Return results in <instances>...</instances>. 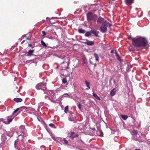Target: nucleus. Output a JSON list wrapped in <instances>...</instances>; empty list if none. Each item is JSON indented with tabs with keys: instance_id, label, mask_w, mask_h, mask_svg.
I'll return each instance as SVG.
<instances>
[{
	"instance_id": "55",
	"label": "nucleus",
	"mask_w": 150,
	"mask_h": 150,
	"mask_svg": "<svg viewBox=\"0 0 150 150\" xmlns=\"http://www.w3.org/2000/svg\"><path fill=\"white\" fill-rule=\"evenodd\" d=\"M16 89H17V88H18V87H16Z\"/></svg>"
},
{
	"instance_id": "33",
	"label": "nucleus",
	"mask_w": 150,
	"mask_h": 150,
	"mask_svg": "<svg viewBox=\"0 0 150 150\" xmlns=\"http://www.w3.org/2000/svg\"><path fill=\"white\" fill-rule=\"evenodd\" d=\"M41 45H42L44 47H47V45L42 40L41 41Z\"/></svg>"
},
{
	"instance_id": "2",
	"label": "nucleus",
	"mask_w": 150,
	"mask_h": 150,
	"mask_svg": "<svg viewBox=\"0 0 150 150\" xmlns=\"http://www.w3.org/2000/svg\"><path fill=\"white\" fill-rule=\"evenodd\" d=\"M68 135V136L66 138H58L56 141L62 145L65 144L66 145H68L69 142L72 143L74 138L78 136V135L74 132L69 133Z\"/></svg>"
},
{
	"instance_id": "11",
	"label": "nucleus",
	"mask_w": 150,
	"mask_h": 150,
	"mask_svg": "<svg viewBox=\"0 0 150 150\" xmlns=\"http://www.w3.org/2000/svg\"><path fill=\"white\" fill-rule=\"evenodd\" d=\"M102 25L103 26H105V27L107 28V27H111L112 25L107 21L105 20V21H103L102 23Z\"/></svg>"
},
{
	"instance_id": "18",
	"label": "nucleus",
	"mask_w": 150,
	"mask_h": 150,
	"mask_svg": "<svg viewBox=\"0 0 150 150\" xmlns=\"http://www.w3.org/2000/svg\"><path fill=\"white\" fill-rule=\"evenodd\" d=\"M105 21V19L103 18L100 17L97 19V22L98 23L100 24L102 23Z\"/></svg>"
},
{
	"instance_id": "44",
	"label": "nucleus",
	"mask_w": 150,
	"mask_h": 150,
	"mask_svg": "<svg viewBox=\"0 0 150 150\" xmlns=\"http://www.w3.org/2000/svg\"><path fill=\"white\" fill-rule=\"evenodd\" d=\"M114 50H112V51H111L110 52L111 53H114Z\"/></svg>"
},
{
	"instance_id": "35",
	"label": "nucleus",
	"mask_w": 150,
	"mask_h": 150,
	"mask_svg": "<svg viewBox=\"0 0 150 150\" xmlns=\"http://www.w3.org/2000/svg\"><path fill=\"white\" fill-rule=\"evenodd\" d=\"M69 97V94L67 93H65L63 94L62 96V97Z\"/></svg>"
},
{
	"instance_id": "36",
	"label": "nucleus",
	"mask_w": 150,
	"mask_h": 150,
	"mask_svg": "<svg viewBox=\"0 0 150 150\" xmlns=\"http://www.w3.org/2000/svg\"><path fill=\"white\" fill-rule=\"evenodd\" d=\"M78 107L81 110V104L79 103L78 105Z\"/></svg>"
},
{
	"instance_id": "27",
	"label": "nucleus",
	"mask_w": 150,
	"mask_h": 150,
	"mask_svg": "<svg viewBox=\"0 0 150 150\" xmlns=\"http://www.w3.org/2000/svg\"><path fill=\"white\" fill-rule=\"evenodd\" d=\"M78 31H79V33H80L83 34L85 33V30H84L82 28H81V29H79L78 30Z\"/></svg>"
},
{
	"instance_id": "29",
	"label": "nucleus",
	"mask_w": 150,
	"mask_h": 150,
	"mask_svg": "<svg viewBox=\"0 0 150 150\" xmlns=\"http://www.w3.org/2000/svg\"><path fill=\"white\" fill-rule=\"evenodd\" d=\"M44 102H41L40 103L38 104V108H40L41 106L44 105Z\"/></svg>"
},
{
	"instance_id": "48",
	"label": "nucleus",
	"mask_w": 150,
	"mask_h": 150,
	"mask_svg": "<svg viewBox=\"0 0 150 150\" xmlns=\"http://www.w3.org/2000/svg\"><path fill=\"white\" fill-rule=\"evenodd\" d=\"M31 46H32V45L31 44H28V47H31Z\"/></svg>"
},
{
	"instance_id": "10",
	"label": "nucleus",
	"mask_w": 150,
	"mask_h": 150,
	"mask_svg": "<svg viewBox=\"0 0 150 150\" xmlns=\"http://www.w3.org/2000/svg\"><path fill=\"white\" fill-rule=\"evenodd\" d=\"M68 118L69 120L70 121H74L76 119L75 115L72 112H70Z\"/></svg>"
},
{
	"instance_id": "40",
	"label": "nucleus",
	"mask_w": 150,
	"mask_h": 150,
	"mask_svg": "<svg viewBox=\"0 0 150 150\" xmlns=\"http://www.w3.org/2000/svg\"><path fill=\"white\" fill-rule=\"evenodd\" d=\"M48 47L49 48H52V49H54V48H57V47Z\"/></svg>"
},
{
	"instance_id": "9",
	"label": "nucleus",
	"mask_w": 150,
	"mask_h": 150,
	"mask_svg": "<svg viewBox=\"0 0 150 150\" xmlns=\"http://www.w3.org/2000/svg\"><path fill=\"white\" fill-rule=\"evenodd\" d=\"M44 93H47V96L45 95V98H46V97H47L50 99V98L54 99L56 98L55 93L52 92L50 93L49 91H47L44 92Z\"/></svg>"
},
{
	"instance_id": "20",
	"label": "nucleus",
	"mask_w": 150,
	"mask_h": 150,
	"mask_svg": "<svg viewBox=\"0 0 150 150\" xmlns=\"http://www.w3.org/2000/svg\"><path fill=\"white\" fill-rule=\"evenodd\" d=\"M116 93V90L115 88H114L112 89L110 92V95L111 96H115Z\"/></svg>"
},
{
	"instance_id": "7",
	"label": "nucleus",
	"mask_w": 150,
	"mask_h": 150,
	"mask_svg": "<svg viewBox=\"0 0 150 150\" xmlns=\"http://www.w3.org/2000/svg\"><path fill=\"white\" fill-rule=\"evenodd\" d=\"M59 58L63 60L62 63V64H64L68 66L69 65L70 58L66 56H61L59 57Z\"/></svg>"
},
{
	"instance_id": "32",
	"label": "nucleus",
	"mask_w": 150,
	"mask_h": 150,
	"mask_svg": "<svg viewBox=\"0 0 150 150\" xmlns=\"http://www.w3.org/2000/svg\"><path fill=\"white\" fill-rule=\"evenodd\" d=\"M45 37L50 39H55L56 40L57 39V38H55V37H48V36H46Z\"/></svg>"
},
{
	"instance_id": "3",
	"label": "nucleus",
	"mask_w": 150,
	"mask_h": 150,
	"mask_svg": "<svg viewBox=\"0 0 150 150\" xmlns=\"http://www.w3.org/2000/svg\"><path fill=\"white\" fill-rule=\"evenodd\" d=\"M18 137L17 139L15 141V143L18 141H22L24 137L28 136L27 130L25 129V126L21 125L18 130L16 132Z\"/></svg>"
},
{
	"instance_id": "39",
	"label": "nucleus",
	"mask_w": 150,
	"mask_h": 150,
	"mask_svg": "<svg viewBox=\"0 0 150 150\" xmlns=\"http://www.w3.org/2000/svg\"><path fill=\"white\" fill-rule=\"evenodd\" d=\"M42 33H43V34L42 35V36H44V35H46V33H45V31H42Z\"/></svg>"
},
{
	"instance_id": "50",
	"label": "nucleus",
	"mask_w": 150,
	"mask_h": 150,
	"mask_svg": "<svg viewBox=\"0 0 150 150\" xmlns=\"http://www.w3.org/2000/svg\"><path fill=\"white\" fill-rule=\"evenodd\" d=\"M26 39L27 40H29L30 39L29 38V37H26Z\"/></svg>"
},
{
	"instance_id": "13",
	"label": "nucleus",
	"mask_w": 150,
	"mask_h": 150,
	"mask_svg": "<svg viewBox=\"0 0 150 150\" xmlns=\"http://www.w3.org/2000/svg\"><path fill=\"white\" fill-rule=\"evenodd\" d=\"M85 84L87 87V88L85 89V90H88L90 89V82L87 80L85 81Z\"/></svg>"
},
{
	"instance_id": "6",
	"label": "nucleus",
	"mask_w": 150,
	"mask_h": 150,
	"mask_svg": "<svg viewBox=\"0 0 150 150\" xmlns=\"http://www.w3.org/2000/svg\"><path fill=\"white\" fill-rule=\"evenodd\" d=\"M46 85L45 83H40L36 85V88L38 90L41 89L44 91L46 89Z\"/></svg>"
},
{
	"instance_id": "26",
	"label": "nucleus",
	"mask_w": 150,
	"mask_h": 150,
	"mask_svg": "<svg viewBox=\"0 0 150 150\" xmlns=\"http://www.w3.org/2000/svg\"><path fill=\"white\" fill-rule=\"evenodd\" d=\"M94 55L95 57L96 60L98 61L99 59V57L98 54L96 53H95L94 54Z\"/></svg>"
},
{
	"instance_id": "5",
	"label": "nucleus",
	"mask_w": 150,
	"mask_h": 150,
	"mask_svg": "<svg viewBox=\"0 0 150 150\" xmlns=\"http://www.w3.org/2000/svg\"><path fill=\"white\" fill-rule=\"evenodd\" d=\"M14 118L12 115L6 117V119L0 118V120L2 121V122L6 124H8L12 121Z\"/></svg>"
},
{
	"instance_id": "56",
	"label": "nucleus",
	"mask_w": 150,
	"mask_h": 150,
	"mask_svg": "<svg viewBox=\"0 0 150 150\" xmlns=\"http://www.w3.org/2000/svg\"><path fill=\"white\" fill-rule=\"evenodd\" d=\"M73 147H74V146H73Z\"/></svg>"
},
{
	"instance_id": "31",
	"label": "nucleus",
	"mask_w": 150,
	"mask_h": 150,
	"mask_svg": "<svg viewBox=\"0 0 150 150\" xmlns=\"http://www.w3.org/2000/svg\"><path fill=\"white\" fill-rule=\"evenodd\" d=\"M49 126L50 127L53 128L54 129H55L56 127H55V125L52 124V123H50L49 125Z\"/></svg>"
},
{
	"instance_id": "24",
	"label": "nucleus",
	"mask_w": 150,
	"mask_h": 150,
	"mask_svg": "<svg viewBox=\"0 0 150 150\" xmlns=\"http://www.w3.org/2000/svg\"><path fill=\"white\" fill-rule=\"evenodd\" d=\"M93 96L96 99H98V100H100V98L98 97L97 95L95 93L93 92Z\"/></svg>"
},
{
	"instance_id": "22",
	"label": "nucleus",
	"mask_w": 150,
	"mask_h": 150,
	"mask_svg": "<svg viewBox=\"0 0 150 150\" xmlns=\"http://www.w3.org/2000/svg\"><path fill=\"white\" fill-rule=\"evenodd\" d=\"M86 44L89 46L93 45L94 43L93 41L88 40L87 41L84 42Z\"/></svg>"
},
{
	"instance_id": "17",
	"label": "nucleus",
	"mask_w": 150,
	"mask_h": 150,
	"mask_svg": "<svg viewBox=\"0 0 150 150\" xmlns=\"http://www.w3.org/2000/svg\"><path fill=\"white\" fill-rule=\"evenodd\" d=\"M34 50H30L28 52H26L25 53V54L26 55V56H31L32 55H33V53L34 52Z\"/></svg>"
},
{
	"instance_id": "58",
	"label": "nucleus",
	"mask_w": 150,
	"mask_h": 150,
	"mask_svg": "<svg viewBox=\"0 0 150 150\" xmlns=\"http://www.w3.org/2000/svg\"><path fill=\"white\" fill-rule=\"evenodd\" d=\"M81 150H86L81 149Z\"/></svg>"
},
{
	"instance_id": "34",
	"label": "nucleus",
	"mask_w": 150,
	"mask_h": 150,
	"mask_svg": "<svg viewBox=\"0 0 150 150\" xmlns=\"http://www.w3.org/2000/svg\"><path fill=\"white\" fill-rule=\"evenodd\" d=\"M67 80L66 79V78H63L62 79V83H64V84L65 83H67Z\"/></svg>"
},
{
	"instance_id": "57",
	"label": "nucleus",
	"mask_w": 150,
	"mask_h": 150,
	"mask_svg": "<svg viewBox=\"0 0 150 150\" xmlns=\"http://www.w3.org/2000/svg\"><path fill=\"white\" fill-rule=\"evenodd\" d=\"M1 121H2H2L0 120V122H1Z\"/></svg>"
},
{
	"instance_id": "42",
	"label": "nucleus",
	"mask_w": 150,
	"mask_h": 150,
	"mask_svg": "<svg viewBox=\"0 0 150 150\" xmlns=\"http://www.w3.org/2000/svg\"><path fill=\"white\" fill-rule=\"evenodd\" d=\"M44 105H45V106H49V105H48V104H47V103H44Z\"/></svg>"
},
{
	"instance_id": "25",
	"label": "nucleus",
	"mask_w": 150,
	"mask_h": 150,
	"mask_svg": "<svg viewBox=\"0 0 150 150\" xmlns=\"http://www.w3.org/2000/svg\"><path fill=\"white\" fill-rule=\"evenodd\" d=\"M91 30L90 31H87L85 34V36L86 37H89L91 35Z\"/></svg>"
},
{
	"instance_id": "54",
	"label": "nucleus",
	"mask_w": 150,
	"mask_h": 150,
	"mask_svg": "<svg viewBox=\"0 0 150 150\" xmlns=\"http://www.w3.org/2000/svg\"><path fill=\"white\" fill-rule=\"evenodd\" d=\"M135 150H141L140 149H135Z\"/></svg>"
},
{
	"instance_id": "15",
	"label": "nucleus",
	"mask_w": 150,
	"mask_h": 150,
	"mask_svg": "<svg viewBox=\"0 0 150 150\" xmlns=\"http://www.w3.org/2000/svg\"><path fill=\"white\" fill-rule=\"evenodd\" d=\"M91 33L93 34L95 36L99 37L98 35V34L99 33V32L94 29H91Z\"/></svg>"
},
{
	"instance_id": "19",
	"label": "nucleus",
	"mask_w": 150,
	"mask_h": 150,
	"mask_svg": "<svg viewBox=\"0 0 150 150\" xmlns=\"http://www.w3.org/2000/svg\"><path fill=\"white\" fill-rule=\"evenodd\" d=\"M125 2L127 5L129 6L134 2V0H125Z\"/></svg>"
},
{
	"instance_id": "12",
	"label": "nucleus",
	"mask_w": 150,
	"mask_h": 150,
	"mask_svg": "<svg viewBox=\"0 0 150 150\" xmlns=\"http://www.w3.org/2000/svg\"><path fill=\"white\" fill-rule=\"evenodd\" d=\"M7 139L6 135L3 132V134H2L1 136V139L2 141L1 144H4L5 142L7 140Z\"/></svg>"
},
{
	"instance_id": "30",
	"label": "nucleus",
	"mask_w": 150,
	"mask_h": 150,
	"mask_svg": "<svg viewBox=\"0 0 150 150\" xmlns=\"http://www.w3.org/2000/svg\"><path fill=\"white\" fill-rule=\"evenodd\" d=\"M121 117L124 120H126L127 118L128 117L125 115H121Z\"/></svg>"
},
{
	"instance_id": "14",
	"label": "nucleus",
	"mask_w": 150,
	"mask_h": 150,
	"mask_svg": "<svg viewBox=\"0 0 150 150\" xmlns=\"http://www.w3.org/2000/svg\"><path fill=\"white\" fill-rule=\"evenodd\" d=\"M3 131L5 134L6 135H7L9 137H12L13 134V133L12 132H7L5 130H3Z\"/></svg>"
},
{
	"instance_id": "51",
	"label": "nucleus",
	"mask_w": 150,
	"mask_h": 150,
	"mask_svg": "<svg viewBox=\"0 0 150 150\" xmlns=\"http://www.w3.org/2000/svg\"><path fill=\"white\" fill-rule=\"evenodd\" d=\"M56 18V17H52V19H55V18Z\"/></svg>"
},
{
	"instance_id": "53",
	"label": "nucleus",
	"mask_w": 150,
	"mask_h": 150,
	"mask_svg": "<svg viewBox=\"0 0 150 150\" xmlns=\"http://www.w3.org/2000/svg\"><path fill=\"white\" fill-rule=\"evenodd\" d=\"M67 66H69V65L68 66V65H67ZM67 69H69V67H67Z\"/></svg>"
},
{
	"instance_id": "4",
	"label": "nucleus",
	"mask_w": 150,
	"mask_h": 150,
	"mask_svg": "<svg viewBox=\"0 0 150 150\" xmlns=\"http://www.w3.org/2000/svg\"><path fill=\"white\" fill-rule=\"evenodd\" d=\"M87 19L90 23L89 22L92 20L95 21L98 18L96 14H93L91 12H89L87 14Z\"/></svg>"
},
{
	"instance_id": "52",
	"label": "nucleus",
	"mask_w": 150,
	"mask_h": 150,
	"mask_svg": "<svg viewBox=\"0 0 150 150\" xmlns=\"http://www.w3.org/2000/svg\"><path fill=\"white\" fill-rule=\"evenodd\" d=\"M93 64H94L95 66H96L97 65V64L96 63Z\"/></svg>"
},
{
	"instance_id": "41",
	"label": "nucleus",
	"mask_w": 150,
	"mask_h": 150,
	"mask_svg": "<svg viewBox=\"0 0 150 150\" xmlns=\"http://www.w3.org/2000/svg\"><path fill=\"white\" fill-rule=\"evenodd\" d=\"M128 49H129V51L130 52L132 51L133 50H132L131 49H130V47H128Z\"/></svg>"
},
{
	"instance_id": "16",
	"label": "nucleus",
	"mask_w": 150,
	"mask_h": 150,
	"mask_svg": "<svg viewBox=\"0 0 150 150\" xmlns=\"http://www.w3.org/2000/svg\"><path fill=\"white\" fill-rule=\"evenodd\" d=\"M107 30V28L106 27L103 26L102 25L100 27V30L103 33H105L106 32Z\"/></svg>"
},
{
	"instance_id": "37",
	"label": "nucleus",
	"mask_w": 150,
	"mask_h": 150,
	"mask_svg": "<svg viewBox=\"0 0 150 150\" xmlns=\"http://www.w3.org/2000/svg\"><path fill=\"white\" fill-rule=\"evenodd\" d=\"M19 108H17L13 112V113H15L17 112L19 110Z\"/></svg>"
},
{
	"instance_id": "43",
	"label": "nucleus",
	"mask_w": 150,
	"mask_h": 150,
	"mask_svg": "<svg viewBox=\"0 0 150 150\" xmlns=\"http://www.w3.org/2000/svg\"><path fill=\"white\" fill-rule=\"evenodd\" d=\"M115 54H116V56L117 57V55H118V53H117V52H115Z\"/></svg>"
},
{
	"instance_id": "28",
	"label": "nucleus",
	"mask_w": 150,
	"mask_h": 150,
	"mask_svg": "<svg viewBox=\"0 0 150 150\" xmlns=\"http://www.w3.org/2000/svg\"><path fill=\"white\" fill-rule=\"evenodd\" d=\"M68 106H67L64 108V112L65 113H67L68 112Z\"/></svg>"
},
{
	"instance_id": "8",
	"label": "nucleus",
	"mask_w": 150,
	"mask_h": 150,
	"mask_svg": "<svg viewBox=\"0 0 150 150\" xmlns=\"http://www.w3.org/2000/svg\"><path fill=\"white\" fill-rule=\"evenodd\" d=\"M91 130L93 132V135L95 136H99L102 137L103 136V132L100 130L96 131L95 128H91Z\"/></svg>"
},
{
	"instance_id": "1",
	"label": "nucleus",
	"mask_w": 150,
	"mask_h": 150,
	"mask_svg": "<svg viewBox=\"0 0 150 150\" xmlns=\"http://www.w3.org/2000/svg\"><path fill=\"white\" fill-rule=\"evenodd\" d=\"M131 38L132 44L137 48L143 49L148 45V40L145 37L138 36Z\"/></svg>"
},
{
	"instance_id": "49",
	"label": "nucleus",
	"mask_w": 150,
	"mask_h": 150,
	"mask_svg": "<svg viewBox=\"0 0 150 150\" xmlns=\"http://www.w3.org/2000/svg\"><path fill=\"white\" fill-rule=\"evenodd\" d=\"M128 37H129V38H131L132 39L131 37H131V36L130 35H129L128 36Z\"/></svg>"
},
{
	"instance_id": "21",
	"label": "nucleus",
	"mask_w": 150,
	"mask_h": 150,
	"mask_svg": "<svg viewBox=\"0 0 150 150\" xmlns=\"http://www.w3.org/2000/svg\"><path fill=\"white\" fill-rule=\"evenodd\" d=\"M132 134L134 135L137 136V138H139L140 137L139 135L138 134V131L136 130H134L132 132Z\"/></svg>"
},
{
	"instance_id": "46",
	"label": "nucleus",
	"mask_w": 150,
	"mask_h": 150,
	"mask_svg": "<svg viewBox=\"0 0 150 150\" xmlns=\"http://www.w3.org/2000/svg\"><path fill=\"white\" fill-rule=\"evenodd\" d=\"M25 41V40H24L22 42H21V44H22Z\"/></svg>"
},
{
	"instance_id": "38",
	"label": "nucleus",
	"mask_w": 150,
	"mask_h": 150,
	"mask_svg": "<svg viewBox=\"0 0 150 150\" xmlns=\"http://www.w3.org/2000/svg\"><path fill=\"white\" fill-rule=\"evenodd\" d=\"M117 59H118V60L120 61L121 60V58H120V56H119V55H117Z\"/></svg>"
},
{
	"instance_id": "47",
	"label": "nucleus",
	"mask_w": 150,
	"mask_h": 150,
	"mask_svg": "<svg viewBox=\"0 0 150 150\" xmlns=\"http://www.w3.org/2000/svg\"><path fill=\"white\" fill-rule=\"evenodd\" d=\"M37 118L38 119V120L40 121V120L39 119V118H38V116L37 115Z\"/></svg>"
},
{
	"instance_id": "23",
	"label": "nucleus",
	"mask_w": 150,
	"mask_h": 150,
	"mask_svg": "<svg viewBox=\"0 0 150 150\" xmlns=\"http://www.w3.org/2000/svg\"><path fill=\"white\" fill-rule=\"evenodd\" d=\"M13 100L16 102H21L23 100L22 99L20 98H15L13 99Z\"/></svg>"
},
{
	"instance_id": "45",
	"label": "nucleus",
	"mask_w": 150,
	"mask_h": 150,
	"mask_svg": "<svg viewBox=\"0 0 150 150\" xmlns=\"http://www.w3.org/2000/svg\"><path fill=\"white\" fill-rule=\"evenodd\" d=\"M90 63L91 64H93V63L92 62H91V61H90Z\"/></svg>"
}]
</instances>
